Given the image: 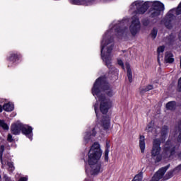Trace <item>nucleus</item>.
<instances>
[{
    "label": "nucleus",
    "mask_w": 181,
    "mask_h": 181,
    "mask_svg": "<svg viewBox=\"0 0 181 181\" xmlns=\"http://www.w3.org/2000/svg\"><path fill=\"white\" fill-rule=\"evenodd\" d=\"M151 6L149 10L150 18H158L162 15V12L165 11V6L160 1H136L130 6V10L135 13V16L132 18V23L129 26L130 33L132 36H136L141 30V22L138 18V15H143L148 8Z\"/></svg>",
    "instance_id": "f257e3e1"
},
{
    "label": "nucleus",
    "mask_w": 181,
    "mask_h": 181,
    "mask_svg": "<svg viewBox=\"0 0 181 181\" xmlns=\"http://www.w3.org/2000/svg\"><path fill=\"white\" fill-rule=\"evenodd\" d=\"M92 94L95 96L96 103L94 105L96 117H100V112L107 114L108 110L112 107V100L105 98V94L108 97L112 96V90L105 83L104 78H98L92 88Z\"/></svg>",
    "instance_id": "f03ea898"
},
{
    "label": "nucleus",
    "mask_w": 181,
    "mask_h": 181,
    "mask_svg": "<svg viewBox=\"0 0 181 181\" xmlns=\"http://www.w3.org/2000/svg\"><path fill=\"white\" fill-rule=\"evenodd\" d=\"M114 35L118 39H122L127 36V29L118 28V26L111 25L110 30H107L103 37L100 42L101 57L107 67H111L112 62V50L114 49Z\"/></svg>",
    "instance_id": "7ed1b4c3"
},
{
    "label": "nucleus",
    "mask_w": 181,
    "mask_h": 181,
    "mask_svg": "<svg viewBox=\"0 0 181 181\" xmlns=\"http://www.w3.org/2000/svg\"><path fill=\"white\" fill-rule=\"evenodd\" d=\"M101 155H103V151H101L100 144L94 143L88 153V162L89 165L86 168L88 176H95L103 171L100 162Z\"/></svg>",
    "instance_id": "20e7f679"
},
{
    "label": "nucleus",
    "mask_w": 181,
    "mask_h": 181,
    "mask_svg": "<svg viewBox=\"0 0 181 181\" xmlns=\"http://www.w3.org/2000/svg\"><path fill=\"white\" fill-rule=\"evenodd\" d=\"M160 140L156 139L153 141V148L151 150V157L156 162H160L162 159H168L175 154V146L172 142L167 141L164 146L163 151L160 154Z\"/></svg>",
    "instance_id": "39448f33"
},
{
    "label": "nucleus",
    "mask_w": 181,
    "mask_h": 181,
    "mask_svg": "<svg viewBox=\"0 0 181 181\" xmlns=\"http://www.w3.org/2000/svg\"><path fill=\"white\" fill-rule=\"evenodd\" d=\"M21 131H22V133L24 135H26V136L28 137L29 139H32V137L33 136V129H32V127H30L27 124H23L19 121L12 124L11 132L14 135H18L21 134Z\"/></svg>",
    "instance_id": "423d86ee"
},
{
    "label": "nucleus",
    "mask_w": 181,
    "mask_h": 181,
    "mask_svg": "<svg viewBox=\"0 0 181 181\" xmlns=\"http://www.w3.org/2000/svg\"><path fill=\"white\" fill-rule=\"evenodd\" d=\"M168 170V167L163 168L157 171V173L153 176L151 181H159L160 179L163 180H168L173 176V171L168 172L164 177L163 175L166 173Z\"/></svg>",
    "instance_id": "0eeeda50"
},
{
    "label": "nucleus",
    "mask_w": 181,
    "mask_h": 181,
    "mask_svg": "<svg viewBox=\"0 0 181 181\" xmlns=\"http://www.w3.org/2000/svg\"><path fill=\"white\" fill-rule=\"evenodd\" d=\"M100 131L98 126H95V128L92 129V131H88L85 133L84 141L85 142H88L91 139L92 136H95L97 132Z\"/></svg>",
    "instance_id": "6e6552de"
},
{
    "label": "nucleus",
    "mask_w": 181,
    "mask_h": 181,
    "mask_svg": "<svg viewBox=\"0 0 181 181\" xmlns=\"http://www.w3.org/2000/svg\"><path fill=\"white\" fill-rule=\"evenodd\" d=\"M21 57L22 55H21V54H18L16 52H11L8 57V60L9 62H13V63H15V62H18V60H20Z\"/></svg>",
    "instance_id": "1a4fd4ad"
},
{
    "label": "nucleus",
    "mask_w": 181,
    "mask_h": 181,
    "mask_svg": "<svg viewBox=\"0 0 181 181\" xmlns=\"http://www.w3.org/2000/svg\"><path fill=\"white\" fill-rule=\"evenodd\" d=\"M14 108L15 106L12 103H5L3 105V110H4V111H6L7 112H11V111H13Z\"/></svg>",
    "instance_id": "9d476101"
},
{
    "label": "nucleus",
    "mask_w": 181,
    "mask_h": 181,
    "mask_svg": "<svg viewBox=\"0 0 181 181\" xmlns=\"http://www.w3.org/2000/svg\"><path fill=\"white\" fill-rule=\"evenodd\" d=\"M102 127H103L105 129H108L110 128V117H103L102 120Z\"/></svg>",
    "instance_id": "9b49d317"
},
{
    "label": "nucleus",
    "mask_w": 181,
    "mask_h": 181,
    "mask_svg": "<svg viewBox=\"0 0 181 181\" xmlns=\"http://www.w3.org/2000/svg\"><path fill=\"white\" fill-rule=\"evenodd\" d=\"M139 148L141 149V153H144V152H145V136H140Z\"/></svg>",
    "instance_id": "f8f14e48"
},
{
    "label": "nucleus",
    "mask_w": 181,
    "mask_h": 181,
    "mask_svg": "<svg viewBox=\"0 0 181 181\" xmlns=\"http://www.w3.org/2000/svg\"><path fill=\"white\" fill-rule=\"evenodd\" d=\"M165 63H173V62H175L172 53L168 52L165 54Z\"/></svg>",
    "instance_id": "ddd939ff"
},
{
    "label": "nucleus",
    "mask_w": 181,
    "mask_h": 181,
    "mask_svg": "<svg viewBox=\"0 0 181 181\" xmlns=\"http://www.w3.org/2000/svg\"><path fill=\"white\" fill-rule=\"evenodd\" d=\"M125 67L127 70V77H128L129 81L130 83H132V71H131V69L129 68V64L126 63Z\"/></svg>",
    "instance_id": "4468645a"
},
{
    "label": "nucleus",
    "mask_w": 181,
    "mask_h": 181,
    "mask_svg": "<svg viewBox=\"0 0 181 181\" xmlns=\"http://www.w3.org/2000/svg\"><path fill=\"white\" fill-rule=\"evenodd\" d=\"M165 51V47L160 46L158 48V60L160 62L163 58V52Z\"/></svg>",
    "instance_id": "2eb2a0df"
},
{
    "label": "nucleus",
    "mask_w": 181,
    "mask_h": 181,
    "mask_svg": "<svg viewBox=\"0 0 181 181\" xmlns=\"http://www.w3.org/2000/svg\"><path fill=\"white\" fill-rule=\"evenodd\" d=\"M4 151V146H0V160L2 164V168H5V165H6V159L4 158L2 159V153Z\"/></svg>",
    "instance_id": "dca6fc26"
},
{
    "label": "nucleus",
    "mask_w": 181,
    "mask_h": 181,
    "mask_svg": "<svg viewBox=\"0 0 181 181\" xmlns=\"http://www.w3.org/2000/svg\"><path fill=\"white\" fill-rule=\"evenodd\" d=\"M167 110H175L176 108V102L170 101L166 104Z\"/></svg>",
    "instance_id": "f3484780"
},
{
    "label": "nucleus",
    "mask_w": 181,
    "mask_h": 181,
    "mask_svg": "<svg viewBox=\"0 0 181 181\" xmlns=\"http://www.w3.org/2000/svg\"><path fill=\"white\" fill-rule=\"evenodd\" d=\"M71 3L74 5H87L85 0H71Z\"/></svg>",
    "instance_id": "a211bd4d"
},
{
    "label": "nucleus",
    "mask_w": 181,
    "mask_h": 181,
    "mask_svg": "<svg viewBox=\"0 0 181 181\" xmlns=\"http://www.w3.org/2000/svg\"><path fill=\"white\" fill-rule=\"evenodd\" d=\"M0 127L6 131H8V129H9V126H8V124H6V123H5L4 120H0Z\"/></svg>",
    "instance_id": "6ab92c4d"
},
{
    "label": "nucleus",
    "mask_w": 181,
    "mask_h": 181,
    "mask_svg": "<svg viewBox=\"0 0 181 181\" xmlns=\"http://www.w3.org/2000/svg\"><path fill=\"white\" fill-rule=\"evenodd\" d=\"M132 181H142V173H140L135 175Z\"/></svg>",
    "instance_id": "aec40b11"
},
{
    "label": "nucleus",
    "mask_w": 181,
    "mask_h": 181,
    "mask_svg": "<svg viewBox=\"0 0 181 181\" xmlns=\"http://www.w3.org/2000/svg\"><path fill=\"white\" fill-rule=\"evenodd\" d=\"M16 178L19 179L18 181H28V177H21V174L19 173L16 175Z\"/></svg>",
    "instance_id": "412c9836"
},
{
    "label": "nucleus",
    "mask_w": 181,
    "mask_h": 181,
    "mask_svg": "<svg viewBox=\"0 0 181 181\" xmlns=\"http://www.w3.org/2000/svg\"><path fill=\"white\" fill-rule=\"evenodd\" d=\"M7 165L8 167V170L10 172H13V170H15V166H13V163L8 162Z\"/></svg>",
    "instance_id": "4be33fe9"
},
{
    "label": "nucleus",
    "mask_w": 181,
    "mask_h": 181,
    "mask_svg": "<svg viewBox=\"0 0 181 181\" xmlns=\"http://www.w3.org/2000/svg\"><path fill=\"white\" fill-rule=\"evenodd\" d=\"M146 131L148 132H156L155 128L152 127V124H150L147 126Z\"/></svg>",
    "instance_id": "5701e85b"
},
{
    "label": "nucleus",
    "mask_w": 181,
    "mask_h": 181,
    "mask_svg": "<svg viewBox=\"0 0 181 181\" xmlns=\"http://www.w3.org/2000/svg\"><path fill=\"white\" fill-rule=\"evenodd\" d=\"M110 153V150L108 148H107L105 151V154H104V156H105V160L106 162H108V155Z\"/></svg>",
    "instance_id": "b1692460"
},
{
    "label": "nucleus",
    "mask_w": 181,
    "mask_h": 181,
    "mask_svg": "<svg viewBox=\"0 0 181 181\" xmlns=\"http://www.w3.org/2000/svg\"><path fill=\"white\" fill-rule=\"evenodd\" d=\"M158 35V30L156 28H154L151 32V36L153 39L156 37V35Z\"/></svg>",
    "instance_id": "393cba45"
},
{
    "label": "nucleus",
    "mask_w": 181,
    "mask_h": 181,
    "mask_svg": "<svg viewBox=\"0 0 181 181\" xmlns=\"http://www.w3.org/2000/svg\"><path fill=\"white\" fill-rule=\"evenodd\" d=\"M117 63L119 66H121L122 69H125V65H124V62H122V60L117 59Z\"/></svg>",
    "instance_id": "a878e982"
},
{
    "label": "nucleus",
    "mask_w": 181,
    "mask_h": 181,
    "mask_svg": "<svg viewBox=\"0 0 181 181\" xmlns=\"http://www.w3.org/2000/svg\"><path fill=\"white\" fill-rule=\"evenodd\" d=\"M153 86L152 85H148L144 88V91H150V90H153Z\"/></svg>",
    "instance_id": "bb28decb"
},
{
    "label": "nucleus",
    "mask_w": 181,
    "mask_h": 181,
    "mask_svg": "<svg viewBox=\"0 0 181 181\" xmlns=\"http://www.w3.org/2000/svg\"><path fill=\"white\" fill-rule=\"evenodd\" d=\"M8 142H12L13 141V138H12V134H8L7 136Z\"/></svg>",
    "instance_id": "cd10ccee"
},
{
    "label": "nucleus",
    "mask_w": 181,
    "mask_h": 181,
    "mask_svg": "<svg viewBox=\"0 0 181 181\" xmlns=\"http://www.w3.org/2000/svg\"><path fill=\"white\" fill-rule=\"evenodd\" d=\"M143 25L144 26H148L149 25V20L145 19L143 21Z\"/></svg>",
    "instance_id": "c85d7f7f"
},
{
    "label": "nucleus",
    "mask_w": 181,
    "mask_h": 181,
    "mask_svg": "<svg viewBox=\"0 0 181 181\" xmlns=\"http://www.w3.org/2000/svg\"><path fill=\"white\" fill-rule=\"evenodd\" d=\"M177 90L181 91V78L178 80Z\"/></svg>",
    "instance_id": "c756f323"
},
{
    "label": "nucleus",
    "mask_w": 181,
    "mask_h": 181,
    "mask_svg": "<svg viewBox=\"0 0 181 181\" xmlns=\"http://www.w3.org/2000/svg\"><path fill=\"white\" fill-rule=\"evenodd\" d=\"M113 70L115 71L114 75L117 77V76H118V69H113Z\"/></svg>",
    "instance_id": "7c9ffc66"
},
{
    "label": "nucleus",
    "mask_w": 181,
    "mask_h": 181,
    "mask_svg": "<svg viewBox=\"0 0 181 181\" xmlns=\"http://www.w3.org/2000/svg\"><path fill=\"white\" fill-rule=\"evenodd\" d=\"M4 179L6 180V181L11 180V179L8 176H6V175H4Z\"/></svg>",
    "instance_id": "2f4dec72"
},
{
    "label": "nucleus",
    "mask_w": 181,
    "mask_h": 181,
    "mask_svg": "<svg viewBox=\"0 0 181 181\" xmlns=\"http://www.w3.org/2000/svg\"><path fill=\"white\" fill-rule=\"evenodd\" d=\"M0 112H2V106L0 105Z\"/></svg>",
    "instance_id": "473e14b6"
},
{
    "label": "nucleus",
    "mask_w": 181,
    "mask_h": 181,
    "mask_svg": "<svg viewBox=\"0 0 181 181\" xmlns=\"http://www.w3.org/2000/svg\"><path fill=\"white\" fill-rule=\"evenodd\" d=\"M4 101H6V100H5V99H3V103H4Z\"/></svg>",
    "instance_id": "72a5a7b5"
}]
</instances>
